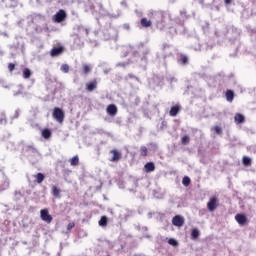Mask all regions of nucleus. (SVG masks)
I'll return each instance as SVG.
<instances>
[{"mask_svg": "<svg viewBox=\"0 0 256 256\" xmlns=\"http://www.w3.org/2000/svg\"><path fill=\"white\" fill-rule=\"evenodd\" d=\"M52 117H54L58 123H63V121H65V112H63V109L55 107L52 112Z\"/></svg>", "mask_w": 256, "mask_h": 256, "instance_id": "f257e3e1", "label": "nucleus"}, {"mask_svg": "<svg viewBox=\"0 0 256 256\" xmlns=\"http://www.w3.org/2000/svg\"><path fill=\"white\" fill-rule=\"evenodd\" d=\"M67 19V12L65 10L60 9L54 16L53 21L54 23H63Z\"/></svg>", "mask_w": 256, "mask_h": 256, "instance_id": "f03ea898", "label": "nucleus"}, {"mask_svg": "<svg viewBox=\"0 0 256 256\" xmlns=\"http://www.w3.org/2000/svg\"><path fill=\"white\" fill-rule=\"evenodd\" d=\"M110 155H112V157L109 159L111 163H119V161H121L123 157V154L121 153V151L117 149L111 150Z\"/></svg>", "mask_w": 256, "mask_h": 256, "instance_id": "7ed1b4c3", "label": "nucleus"}, {"mask_svg": "<svg viewBox=\"0 0 256 256\" xmlns=\"http://www.w3.org/2000/svg\"><path fill=\"white\" fill-rule=\"evenodd\" d=\"M40 218L44 223H52L53 222V216L49 214V210L47 208L40 210Z\"/></svg>", "mask_w": 256, "mask_h": 256, "instance_id": "20e7f679", "label": "nucleus"}, {"mask_svg": "<svg viewBox=\"0 0 256 256\" xmlns=\"http://www.w3.org/2000/svg\"><path fill=\"white\" fill-rule=\"evenodd\" d=\"M218 203H219V200L217 199V197H215V196L211 197L207 203L208 211L213 213V211H215V209H217V207H219Z\"/></svg>", "mask_w": 256, "mask_h": 256, "instance_id": "39448f33", "label": "nucleus"}, {"mask_svg": "<svg viewBox=\"0 0 256 256\" xmlns=\"http://www.w3.org/2000/svg\"><path fill=\"white\" fill-rule=\"evenodd\" d=\"M172 225L174 227H183L185 225V218L181 215H176L172 218Z\"/></svg>", "mask_w": 256, "mask_h": 256, "instance_id": "423d86ee", "label": "nucleus"}, {"mask_svg": "<svg viewBox=\"0 0 256 256\" xmlns=\"http://www.w3.org/2000/svg\"><path fill=\"white\" fill-rule=\"evenodd\" d=\"M235 220L241 227L249 223V220L247 219V216L245 214H236Z\"/></svg>", "mask_w": 256, "mask_h": 256, "instance_id": "0eeeda50", "label": "nucleus"}, {"mask_svg": "<svg viewBox=\"0 0 256 256\" xmlns=\"http://www.w3.org/2000/svg\"><path fill=\"white\" fill-rule=\"evenodd\" d=\"M63 51H65V48L63 46L54 47L50 51V55L51 57H58V55H61Z\"/></svg>", "mask_w": 256, "mask_h": 256, "instance_id": "6e6552de", "label": "nucleus"}, {"mask_svg": "<svg viewBox=\"0 0 256 256\" xmlns=\"http://www.w3.org/2000/svg\"><path fill=\"white\" fill-rule=\"evenodd\" d=\"M97 89V79L91 80L88 83H86V91L88 93H91Z\"/></svg>", "mask_w": 256, "mask_h": 256, "instance_id": "1a4fd4ad", "label": "nucleus"}, {"mask_svg": "<svg viewBox=\"0 0 256 256\" xmlns=\"http://www.w3.org/2000/svg\"><path fill=\"white\" fill-rule=\"evenodd\" d=\"M181 111V105L176 104L170 108L169 115L170 117H177Z\"/></svg>", "mask_w": 256, "mask_h": 256, "instance_id": "9d476101", "label": "nucleus"}, {"mask_svg": "<svg viewBox=\"0 0 256 256\" xmlns=\"http://www.w3.org/2000/svg\"><path fill=\"white\" fill-rule=\"evenodd\" d=\"M106 113L110 115V117H115L117 115V106L115 104H110L106 108Z\"/></svg>", "mask_w": 256, "mask_h": 256, "instance_id": "9b49d317", "label": "nucleus"}, {"mask_svg": "<svg viewBox=\"0 0 256 256\" xmlns=\"http://www.w3.org/2000/svg\"><path fill=\"white\" fill-rule=\"evenodd\" d=\"M144 171H145V173H153V171H155V163L147 162L144 165Z\"/></svg>", "mask_w": 256, "mask_h": 256, "instance_id": "f8f14e48", "label": "nucleus"}, {"mask_svg": "<svg viewBox=\"0 0 256 256\" xmlns=\"http://www.w3.org/2000/svg\"><path fill=\"white\" fill-rule=\"evenodd\" d=\"M234 121L237 125H241L245 121V116L241 113H236L234 116Z\"/></svg>", "mask_w": 256, "mask_h": 256, "instance_id": "ddd939ff", "label": "nucleus"}, {"mask_svg": "<svg viewBox=\"0 0 256 256\" xmlns=\"http://www.w3.org/2000/svg\"><path fill=\"white\" fill-rule=\"evenodd\" d=\"M51 193L53 197H56L57 199L61 198V189H59L57 186H52Z\"/></svg>", "mask_w": 256, "mask_h": 256, "instance_id": "4468645a", "label": "nucleus"}, {"mask_svg": "<svg viewBox=\"0 0 256 256\" xmlns=\"http://www.w3.org/2000/svg\"><path fill=\"white\" fill-rule=\"evenodd\" d=\"M34 178L36 179V183L40 185V183H43V181H45V174L39 172L36 175H34Z\"/></svg>", "mask_w": 256, "mask_h": 256, "instance_id": "2eb2a0df", "label": "nucleus"}, {"mask_svg": "<svg viewBox=\"0 0 256 256\" xmlns=\"http://www.w3.org/2000/svg\"><path fill=\"white\" fill-rule=\"evenodd\" d=\"M140 25L142 27H151V25H153V22H151V20L147 19V18H142L140 21Z\"/></svg>", "mask_w": 256, "mask_h": 256, "instance_id": "dca6fc26", "label": "nucleus"}, {"mask_svg": "<svg viewBox=\"0 0 256 256\" xmlns=\"http://www.w3.org/2000/svg\"><path fill=\"white\" fill-rule=\"evenodd\" d=\"M41 135H42V137H43L44 139H51L52 133H51V131L49 130V128H45V129L42 130Z\"/></svg>", "mask_w": 256, "mask_h": 256, "instance_id": "f3484780", "label": "nucleus"}, {"mask_svg": "<svg viewBox=\"0 0 256 256\" xmlns=\"http://www.w3.org/2000/svg\"><path fill=\"white\" fill-rule=\"evenodd\" d=\"M235 98V93L232 90H227L226 91V99L230 103L233 102V99Z\"/></svg>", "mask_w": 256, "mask_h": 256, "instance_id": "a211bd4d", "label": "nucleus"}, {"mask_svg": "<svg viewBox=\"0 0 256 256\" xmlns=\"http://www.w3.org/2000/svg\"><path fill=\"white\" fill-rule=\"evenodd\" d=\"M242 163H243L244 167H251L252 160H251V158L244 156L242 158Z\"/></svg>", "mask_w": 256, "mask_h": 256, "instance_id": "6ab92c4d", "label": "nucleus"}, {"mask_svg": "<svg viewBox=\"0 0 256 256\" xmlns=\"http://www.w3.org/2000/svg\"><path fill=\"white\" fill-rule=\"evenodd\" d=\"M69 161L72 167H77V165H79V156L76 155L72 157Z\"/></svg>", "mask_w": 256, "mask_h": 256, "instance_id": "aec40b11", "label": "nucleus"}, {"mask_svg": "<svg viewBox=\"0 0 256 256\" xmlns=\"http://www.w3.org/2000/svg\"><path fill=\"white\" fill-rule=\"evenodd\" d=\"M82 71H83L84 75H89V73L91 72V65L83 64Z\"/></svg>", "mask_w": 256, "mask_h": 256, "instance_id": "412c9836", "label": "nucleus"}, {"mask_svg": "<svg viewBox=\"0 0 256 256\" xmlns=\"http://www.w3.org/2000/svg\"><path fill=\"white\" fill-rule=\"evenodd\" d=\"M149 155V150L146 148V146L140 147V157H147Z\"/></svg>", "mask_w": 256, "mask_h": 256, "instance_id": "4be33fe9", "label": "nucleus"}, {"mask_svg": "<svg viewBox=\"0 0 256 256\" xmlns=\"http://www.w3.org/2000/svg\"><path fill=\"white\" fill-rule=\"evenodd\" d=\"M98 223L100 227H107V223H108L107 216H102Z\"/></svg>", "mask_w": 256, "mask_h": 256, "instance_id": "5701e85b", "label": "nucleus"}, {"mask_svg": "<svg viewBox=\"0 0 256 256\" xmlns=\"http://www.w3.org/2000/svg\"><path fill=\"white\" fill-rule=\"evenodd\" d=\"M211 131H214L216 135H223V129L221 126H214L211 128Z\"/></svg>", "mask_w": 256, "mask_h": 256, "instance_id": "b1692460", "label": "nucleus"}, {"mask_svg": "<svg viewBox=\"0 0 256 256\" xmlns=\"http://www.w3.org/2000/svg\"><path fill=\"white\" fill-rule=\"evenodd\" d=\"M23 78L24 79H31V70L29 68H25L23 70Z\"/></svg>", "mask_w": 256, "mask_h": 256, "instance_id": "393cba45", "label": "nucleus"}, {"mask_svg": "<svg viewBox=\"0 0 256 256\" xmlns=\"http://www.w3.org/2000/svg\"><path fill=\"white\" fill-rule=\"evenodd\" d=\"M182 185H184V187H189V185H191V178L185 176L182 180Z\"/></svg>", "mask_w": 256, "mask_h": 256, "instance_id": "a878e982", "label": "nucleus"}, {"mask_svg": "<svg viewBox=\"0 0 256 256\" xmlns=\"http://www.w3.org/2000/svg\"><path fill=\"white\" fill-rule=\"evenodd\" d=\"M180 63L182 65H187L189 63V58L186 55H181L180 56Z\"/></svg>", "mask_w": 256, "mask_h": 256, "instance_id": "bb28decb", "label": "nucleus"}, {"mask_svg": "<svg viewBox=\"0 0 256 256\" xmlns=\"http://www.w3.org/2000/svg\"><path fill=\"white\" fill-rule=\"evenodd\" d=\"M191 237H192V239H198L199 238V230L197 228L192 229Z\"/></svg>", "mask_w": 256, "mask_h": 256, "instance_id": "cd10ccee", "label": "nucleus"}, {"mask_svg": "<svg viewBox=\"0 0 256 256\" xmlns=\"http://www.w3.org/2000/svg\"><path fill=\"white\" fill-rule=\"evenodd\" d=\"M62 73H69V66L67 64H63L60 68Z\"/></svg>", "mask_w": 256, "mask_h": 256, "instance_id": "c85d7f7f", "label": "nucleus"}, {"mask_svg": "<svg viewBox=\"0 0 256 256\" xmlns=\"http://www.w3.org/2000/svg\"><path fill=\"white\" fill-rule=\"evenodd\" d=\"M189 141H190L189 136H183L181 138L182 145H187L189 143Z\"/></svg>", "mask_w": 256, "mask_h": 256, "instance_id": "c756f323", "label": "nucleus"}, {"mask_svg": "<svg viewBox=\"0 0 256 256\" xmlns=\"http://www.w3.org/2000/svg\"><path fill=\"white\" fill-rule=\"evenodd\" d=\"M169 245H172L173 247H177V245H179V243L177 242V240L170 238L168 240Z\"/></svg>", "mask_w": 256, "mask_h": 256, "instance_id": "7c9ffc66", "label": "nucleus"}, {"mask_svg": "<svg viewBox=\"0 0 256 256\" xmlns=\"http://www.w3.org/2000/svg\"><path fill=\"white\" fill-rule=\"evenodd\" d=\"M8 71H10V73H13V71H15V64L9 63L8 64Z\"/></svg>", "mask_w": 256, "mask_h": 256, "instance_id": "2f4dec72", "label": "nucleus"}, {"mask_svg": "<svg viewBox=\"0 0 256 256\" xmlns=\"http://www.w3.org/2000/svg\"><path fill=\"white\" fill-rule=\"evenodd\" d=\"M75 227V222H70L68 225H67V231H71V229H73Z\"/></svg>", "mask_w": 256, "mask_h": 256, "instance_id": "473e14b6", "label": "nucleus"}, {"mask_svg": "<svg viewBox=\"0 0 256 256\" xmlns=\"http://www.w3.org/2000/svg\"><path fill=\"white\" fill-rule=\"evenodd\" d=\"M232 2L233 0H224L225 5H231Z\"/></svg>", "mask_w": 256, "mask_h": 256, "instance_id": "72a5a7b5", "label": "nucleus"}, {"mask_svg": "<svg viewBox=\"0 0 256 256\" xmlns=\"http://www.w3.org/2000/svg\"><path fill=\"white\" fill-rule=\"evenodd\" d=\"M28 149H33V151H35V148H33V147H31V146H29Z\"/></svg>", "mask_w": 256, "mask_h": 256, "instance_id": "f704fd0d", "label": "nucleus"}]
</instances>
